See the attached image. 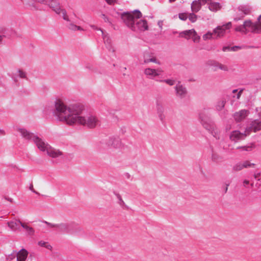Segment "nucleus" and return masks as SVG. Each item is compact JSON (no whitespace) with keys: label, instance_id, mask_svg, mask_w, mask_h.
Returning <instances> with one entry per match:
<instances>
[{"label":"nucleus","instance_id":"nucleus-61","mask_svg":"<svg viewBox=\"0 0 261 261\" xmlns=\"http://www.w3.org/2000/svg\"><path fill=\"white\" fill-rule=\"evenodd\" d=\"M212 158H213V159H214V155H213Z\"/></svg>","mask_w":261,"mask_h":261},{"label":"nucleus","instance_id":"nucleus-39","mask_svg":"<svg viewBox=\"0 0 261 261\" xmlns=\"http://www.w3.org/2000/svg\"><path fill=\"white\" fill-rule=\"evenodd\" d=\"M237 149H242L244 151H250L252 150V147L249 146H239L237 147Z\"/></svg>","mask_w":261,"mask_h":261},{"label":"nucleus","instance_id":"nucleus-40","mask_svg":"<svg viewBox=\"0 0 261 261\" xmlns=\"http://www.w3.org/2000/svg\"><path fill=\"white\" fill-rule=\"evenodd\" d=\"M212 134L214 136V137H215L216 139H217V140L220 139V135L219 131H218V130L212 131Z\"/></svg>","mask_w":261,"mask_h":261},{"label":"nucleus","instance_id":"nucleus-11","mask_svg":"<svg viewBox=\"0 0 261 261\" xmlns=\"http://www.w3.org/2000/svg\"><path fill=\"white\" fill-rule=\"evenodd\" d=\"M133 25L135 27V30H132L133 31H145L148 29L147 22L146 20H138V19H136Z\"/></svg>","mask_w":261,"mask_h":261},{"label":"nucleus","instance_id":"nucleus-29","mask_svg":"<svg viewBox=\"0 0 261 261\" xmlns=\"http://www.w3.org/2000/svg\"><path fill=\"white\" fill-rule=\"evenodd\" d=\"M69 23L67 25V28L72 31H84V29L80 27L75 25L72 22H71L70 21L69 22Z\"/></svg>","mask_w":261,"mask_h":261},{"label":"nucleus","instance_id":"nucleus-34","mask_svg":"<svg viewBox=\"0 0 261 261\" xmlns=\"http://www.w3.org/2000/svg\"><path fill=\"white\" fill-rule=\"evenodd\" d=\"M212 38H215V37L214 36L213 32H208L206 34H204L203 36V39L204 40H206L207 39H212Z\"/></svg>","mask_w":261,"mask_h":261},{"label":"nucleus","instance_id":"nucleus-15","mask_svg":"<svg viewBox=\"0 0 261 261\" xmlns=\"http://www.w3.org/2000/svg\"><path fill=\"white\" fill-rule=\"evenodd\" d=\"M254 166V164L251 163L248 161H244V162H239L234 165L233 167V170L234 171H240L245 168L252 167Z\"/></svg>","mask_w":261,"mask_h":261},{"label":"nucleus","instance_id":"nucleus-28","mask_svg":"<svg viewBox=\"0 0 261 261\" xmlns=\"http://www.w3.org/2000/svg\"><path fill=\"white\" fill-rule=\"evenodd\" d=\"M156 109L159 117L160 119L163 121L165 119V115H164V108L162 105L158 103L156 106Z\"/></svg>","mask_w":261,"mask_h":261},{"label":"nucleus","instance_id":"nucleus-13","mask_svg":"<svg viewBox=\"0 0 261 261\" xmlns=\"http://www.w3.org/2000/svg\"><path fill=\"white\" fill-rule=\"evenodd\" d=\"M238 10L240 12V14L241 16L240 17H236L234 18V20L237 21L239 20L243 19L244 17V15H248L250 13L251 9L249 6L244 5V6H240L238 7Z\"/></svg>","mask_w":261,"mask_h":261},{"label":"nucleus","instance_id":"nucleus-32","mask_svg":"<svg viewBox=\"0 0 261 261\" xmlns=\"http://www.w3.org/2000/svg\"><path fill=\"white\" fill-rule=\"evenodd\" d=\"M19 78L21 79H27V73L25 71L21 70V69H18L17 70V74H16Z\"/></svg>","mask_w":261,"mask_h":261},{"label":"nucleus","instance_id":"nucleus-43","mask_svg":"<svg viewBox=\"0 0 261 261\" xmlns=\"http://www.w3.org/2000/svg\"><path fill=\"white\" fill-rule=\"evenodd\" d=\"M198 1L200 3V5L202 6V5H204L206 4H207L208 5L211 0H198Z\"/></svg>","mask_w":261,"mask_h":261},{"label":"nucleus","instance_id":"nucleus-21","mask_svg":"<svg viewBox=\"0 0 261 261\" xmlns=\"http://www.w3.org/2000/svg\"><path fill=\"white\" fill-rule=\"evenodd\" d=\"M175 88L177 96L180 98H183L186 96L187 94L186 88L181 85L180 82L178 83Z\"/></svg>","mask_w":261,"mask_h":261},{"label":"nucleus","instance_id":"nucleus-17","mask_svg":"<svg viewBox=\"0 0 261 261\" xmlns=\"http://www.w3.org/2000/svg\"><path fill=\"white\" fill-rule=\"evenodd\" d=\"M199 119L201 120V122L203 126L207 128V122L209 120L208 113L207 110L204 109L200 111L199 113Z\"/></svg>","mask_w":261,"mask_h":261},{"label":"nucleus","instance_id":"nucleus-26","mask_svg":"<svg viewBox=\"0 0 261 261\" xmlns=\"http://www.w3.org/2000/svg\"><path fill=\"white\" fill-rule=\"evenodd\" d=\"M220 4L217 2H213L211 0L208 4V9L213 12H216L221 9Z\"/></svg>","mask_w":261,"mask_h":261},{"label":"nucleus","instance_id":"nucleus-27","mask_svg":"<svg viewBox=\"0 0 261 261\" xmlns=\"http://www.w3.org/2000/svg\"><path fill=\"white\" fill-rule=\"evenodd\" d=\"M201 7V5L198 0L193 1L191 4V8L192 11L196 13L198 12L200 10Z\"/></svg>","mask_w":261,"mask_h":261},{"label":"nucleus","instance_id":"nucleus-56","mask_svg":"<svg viewBox=\"0 0 261 261\" xmlns=\"http://www.w3.org/2000/svg\"><path fill=\"white\" fill-rule=\"evenodd\" d=\"M158 24H159V25L160 26V27L161 28H162V22L159 21V22H158Z\"/></svg>","mask_w":261,"mask_h":261},{"label":"nucleus","instance_id":"nucleus-35","mask_svg":"<svg viewBox=\"0 0 261 261\" xmlns=\"http://www.w3.org/2000/svg\"><path fill=\"white\" fill-rule=\"evenodd\" d=\"M114 194L119 200V204L120 205H124L125 204V203H124V201L123 200V199H122L121 195L119 193H117L116 192H114Z\"/></svg>","mask_w":261,"mask_h":261},{"label":"nucleus","instance_id":"nucleus-2","mask_svg":"<svg viewBox=\"0 0 261 261\" xmlns=\"http://www.w3.org/2000/svg\"><path fill=\"white\" fill-rule=\"evenodd\" d=\"M235 31L244 34L248 32L254 34L261 33V15L257 18V21L252 22L250 20H245L242 25L236 27Z\"/></svg>","mask_w":261,"mask_h":261},{"label":"nucleus","instance_id":"nucleus-48","mask_svg":"<svg viewBox=\"0 0 261 261\" xmlns=\"http://www.w3.org/2000/svg\"><path fill=\"white\" fill-rule=\"evenodd\" d=\"M230 48L231 47H230L229 46H224L222 48V50L223 51H231Z\"/></svg>","mask_w":261,"mask_h":261},{"label":"nucleus","instance_id":"nucleus-50","mask_svg":"<svg viewBox=\"0 0 261 261\" xmlns=\"http://www.w3.org/2000/svg\"><path fill=\"white\" fill-rule=\"evenodd\" d=\"M107 3L109 4H113L115 3V0H106Z\"/></svg>","mask_w":261,"mask_h":261},{"label":"nucleus","instance_id":"nucleus-3","mask_svg":"<svg viewBox=\"0 0 261 261\" xmlns=\"http://www.w3.org/2000/svg\"><path fill=\"white\" fill-rule=\"evenodd\" d=\"M17 131L20 134L23 138L25 140H32L38 148L41 151L45 152L49 145L45 143L41 138L34 134L31 133L25 128H18Z\"/></svg>","mask_w":261,"mask_h":261},{"label":"nucleus","instance_id":"nucleus-5","mask_svg":"<svg viewBox=\"0 0 261 261\" xmlns=\"http://www.w3.org/2000/svg\"><path fill=\"white\" fill-rule=\"evenodd\" d=\"M142 17V14L139 10H136L133 13L129 12H124L121 14V19L131 30H135V27L133 25L135 23L136 19Z\"/></svg>","mask_w":261,"mask_h":261},{"label":"nucleus","instance_id":"nucleus-12","mask_svg":"<svg viewBox=\"0 0 261 261\" xmlns=\"http://www.w3.org/2000/svg\"><path fill=\"white\" fill-rule=\"evenodd\" d=\"M248 135H249V134H248V133H246V130L244 133H242L239 130H234L231 133L229 137L231 140L234 142H238L240 140L244 139Z\"/></svg>","mask_w":261,"mask_h":261},{"label":"nucleus","instance_id":"nucleus-45","mask_svg":"<svg viewBox=\"0 0 261 261\" xmlns=\"http://www.w3.org/2000/svg\"><path fill=\"white\" fill-rule=\"evenodd\" d=\"M243 47L242 46H232V47H231V48H230V50L231 51H237L238 49H241Z\"/></svg>","mask_w":261,"mask_h":261},{"label":"nucleus","instance_id":"nucleus-16","mask_svg":"<svg viewBox=\"0 0 261 261\" xmlns=\"http://www.w3.org/2000/svg\"><path fill=\"white\" fill-rule=\"evenodd\" d=\"M109 146H111L115 148H119L121 146V141L119 137H110L107 142Z\"/></svg>","mask_w":261,"mask_h":261},{"label":"nucleus","instance_id":"nucleus-31","mask_svg":"<svg viewBox=\"0 0 261 261\" xmlns=\"http://www.w3.org/2000/svg\"><path fill=\"white\" fill-rule=\"evenodd\" d=\"M57 14H59V15L61 14L62 18H63L64 20H65L68 22L70 21V20H69V17L67 14L66 11L65 9L61 8V11H60V12L59 13H57Z\"/></svg>","mask_w":261,"mask_h":261},{"label":"nucleus","instance_id":"nucleus-53","mask_svg":"<svg viewBox=\"0 0 261 261\" xmlns=\"http://www.w3.org/2000/svg\"><path fill=\"white\" fill-rule=\"evenodd\" d=\"M30 189L34 193H37L33 189V186L32 185H31L30 186Z\"/></svg>","mask_w":261,"mask_h":261},{"label":"nucleus","instance_id":"nucleus-51","mask_svg":"<svg viewBox=\"0 0 261 261\" xmlns=\"http://www.w3.org/2000/svg\"><path fill=\"white\" fill-rule=\"evenodd\" d=\"M90 27L92 28L94 30H99L100 31V29H98L95 25H90Z\"/></svg>","mask_w":261,"mask_h":261},{"label":"nucleus","instance_id":"nucleus-58","mask_svg":"<svg viewBox=\"0 0 261 261\" xmlns=\"http://www.w3.org/2000/svg\"><path fill=\"white\" fill-rule=\"evenodd\" d=\"M238 92V90H237V89H234V90H233L232 91V92H233V93H236V92Z\"/></svg>","mask_w":261,"mask_h":261},{"label":"nucleus","instance_id":"nucleus-6","mask_svg":"<svg viewBox=\"0 0 261 261\" xmlns=\"http://www.w3.org/2000/svg\"><path fill=\"white\" fill-rule=\"evenodd\" d=\"M255 110L257 113L259 118L251 120L248 122L246 128V132L249 135L252 132H256L261 129V107L260 108H256Z\"/></svg>","mask_w":261,"mask_h":261},{"label":"nucleus","instance_id":"nucleus-9","mask_svg":"<svg viewBox=\"0 0 261 261\" xmlns=\"http://www.w3.org/2000/svg\"><path fill=\"white\" fill-rule=\"evenodd\" d=\"M179 36L181 37H185L187 39L192 38L194 42H199L200 39V36L197 35L194 29L182 31L180 33Z\"/></svg>","mask_w":261,"mask_h":261},{"label":"nucleus","instance_id":"nucleus-57","mask_svg":"<svg viewBox=\"0 0 261 261\" xmlns=\"http://www.w3.org/2000/svg\"><path fill=\"white\" fill-rule=\"evenodd\" d=\"M228 186V185H227L226 188H225V193H226V192L227 191Z\"/></svg>","mask_w":261,"mask_h":261},{"label":"nucleus","instance_id":"nucleus-19","mask_svg":"<svg viewBox=\"0 0 261 261\" xmlns=\"http://www.w3.org/2000/svg\"><path fill=\"white\" fill-rule=\"evenodd\" d=\"M56 13H59L61 11L60 3L58 0H49L46 3Z\"/></svg>","mask_w":261,"mask_h":261},{"label":"nucleus","instance_id":"nucleus-41","mask_svg":"<svg viewBox=\"0 0 261 261\" xmlns=\"http://www.w3.org/2000/svg\"><path fill=\"white\" fill-rule=\"evenodd\" d=\"M178 17L182 20H186L188 18V16L186 13H182L179 14Z\"/></svg>","mask_w":261,"mask_h":261},{"label":"nucleus","instance_id":"nucleus-18","mask_svg":"<svg viewBox=\"0 0 261 261\" xmlns=\"http://www.w3.org/2000/svg\"><path fill=\"white\" fill-rule=\"evenodd\" d=\"M208 65L214 67L213 70L214 71L217 70L218 69H220L223 71H228V67L225 65L219 63L214 61H210L207 62Z\"/></svg>","mask_w":261,"mask_h":261},{"label":"nucleus","instance_id":"nucleus-38","mask_svg":"<svg viewBox=\"0 0 261 261\" xmlns=\"http://www.w3.org/2000/svg\"><path fill=\"white\" fill-rule=\"evenodd\" d=\"M197 16L194 13H190L189 15V19L192 22H194L197 20Z\"/></svg>","mask_w":261,"mask_h":261},{"label":"nucleus","instance_id":"nucleus-14","mask_svg":"<svg viewBox=\"0 0 261 261\" xmlns=\"http://www.w3.org/2000/svg\"><path fill=\"white\" fill-rule=\"evenodd\" d=\"M249 114V112L246 110H241L236 112L233 115L234 120L237 122H241L244 120Z\"/></svg>","mask_w":261,"mask_h":261},{"label":"nucleus","instance_id":"nucleus-37","mask_svg":"<svg viewBox=\"0 0 261 261\" xmlns=\"http://www.w3.org/2000/svg\"><path fill=\"white\" fill-rule=\"evenodd\" d=\"M160 82H164L166 84H168L170 86H172L174 84V81L171 79H167V80H160Z\"/></svg>","mask_w":261,"mask_h":261},{"label":"nucleus","instance_id":"nucleus-52","mask_svg":"<svg viewBox=\"0 0 261 261\" xmlns=\"http://www.w3.org/2000/svg\"><path fill=\"white\" fill-rule=\"evenodd\" d=\"M5 135V132L3 129H0V136H3Z\"/></svg>","mask_w":261,"mask_h":261},{"label":"nucleus","instance_id":"nucleus-4","mask_svg":"<svg viewBox=\"0 0 261 261\" xmlns=\"http://www.w3.org/2000/svg\"><path fill=\"white\" fill-rule=\"evenodd\" d=\"M75 124H81L92 128L99 124V120L94 115L89 114L86 116H82L80 114L76 115Z\"/></svg>","mask_w":261,"mask_h":261},{"label":"nucleus","instance_id":"nucleus-23","mask_svg":"<svg viewBox=\"0 0 261 261\" xmlns=\"http://www.w3.org/2000/svg\"><path fill=\"white\" fill-rule=\"evenodd\" d=\"M100 31L101 32L102 35L103 36V39L106 47L109 49V51L114 53L115 51V50L112 46L111 41V39H110V37L108 36L107 35H105L101 29H100Z\"/></svg>","mask_w":261,"mask_h":261},{"label":"nucleus","instance_id":"nucleus-22","mask_svg":"<svg viewBox=\"0 0 261 261\" xmlns=\"http://www.w3.org/2000/svg\"><path fill=\"white\" fill-rule=\"evenodd\" d=\"M143 58L144 63L153 62L159 65L160 64V62L156 60V58L151 53H149L148 52L145 53L144 54Z\"/></svg>","mask_w":261,"mask_h":261},{"label":"nucleus","instance_id":"nucleus-36","mask_svg":"<svg viewBox=\"0 0 261 261\" xmlns=\"http://www.w3.org/2000/svg\"><path fill=\"white\" fill-rule=\"evenodd\" d=\"M38 245L41 247H44L48 249H50L51 248V246L50 245L47 244L46 242L44 241H39L38 242Z\"/></svg>","mask_w":261,"mask_h":261},{"label":"nucleus","instance_id":"nucleus-1","mask_svg":"<svg viewBox=\"0 0 261 261\" xmlns=\"http://www.w3.org/2000/svg\"><path fill=\"white\" fill-rule=\"evenodd\" d=\"M54 106L53 114L56 119L70 125L75 124L76 115L81 114L83 111L81 106L73 104L67 107L60 99L55 101Z\"/></svg>","mask_w":261,"mask_h":261},{"label":"nucleus","instance_id":"nucleus-54","mask_svg":"<svg viewBox=\"0 0 261 261\" xmlns=\"http://www.w3.org/2000/svg\"><path fill=\"white\" fill-rule=\"evenodd\" d=\"M243 183H244V185H247L249 184V181L248 180H245L244 181Z\"/></svg>","mask_w":261,"mask_h":261},{"label":"nucleus","instance_id":"nucleus-42","mask_svg":"<svg viewBox=\"0 0 261 261\" xmlns=\"http://www.w3.org/2000/svg\"><path fill=\"white\" fill-rule=\"evenodd\" d=\"M42 222L43 223H45L46 224H47V225H48V226L49 227H51V228L56 227L57 228V226H58V224H52V223H49L46 221H43Z\"/></svg>","mask_w":261,"mask_h":261},{"label":"nucleus","instance_id":"nucleus-46","mask_svg":"<svg viewBox=\"0 0 261 261\" xmlns=\"http://www.w3.org/2000/svg\"><path fill=\"white\" fill-rule=\"evenodd\" d=\"M101 17L104 20L105 22H109L110 23H111V22L109 20V19L108 17L105 14H101Z\"/></svg>","mask_w":261,"mask_h":261},{"label":"nucleus","instance_id":"nucleus-30","mask_svg":"<svg viewBox=\"0 0 261 261\" xmlns=\"http://www.w3.org/2000/svg\"><path fill=\"white\" fill-rule=\"evenodd\" d=\"M21 227L25 229L29 235H33L34 234L35 231L34 229L31 227L25 224V223L21 224Z\"/></svg>","mask_w":261,"mask_h":261},{"label":"nucleus","instance_id":"nucleus-7","mask_svg":"<svg viewBox=\"0 0 261 261\" xmlns=\"http://www.w3.org/2000/svg\"><path fill=\"white\" fill-rule=\"evenodd\" d=\"M58 230L61 232L71 234H74L79 228L73 224L61 223L57 226Z\"/></svg>","mask_w":261,"mask_h":261},{"label":"nucleus","instance_id":"nucleus-10","mask_svg":"<svg viewBox=\"0 0 261 261\" xmlns=\"http://www.w3.org/2000/svg\"><path fill=\"white\" fill-rule=\"evenodd\" d=\"M163 72L161 68L153 69L147 68L144 69V73L148 78L153 79L156 76L160 75Z\"/></svg>","mask_w":261,"mask_h":261},{"label":"nucleus","instance_id":"nucleus-55","mask_svg":"<svg viewBox=\"0 0 261 261\" xmlns=\"http://www.w3.org/2000/svg\"><path fill=\"white\" fill-rule=\"evenodd\" d=\"M4 37L5 36H3V35H0V44L1 43V42H2V40H3V39Z\"/></svg>","mask_w":261,"mask_h":261},{"label":"nucleus","instance_id":"nucleus-47","mask_svg":"<svg viewBox=\"0 0 261 261\" xmlns=\"http://www.w3.org/2000/svg\"><path fill=\"white\" fill-rule=\"evenodd\" d=\"M34 1L38 3L46 5V3H47L48 2H49V0H34Z\"/></svg>","mask_w":261,"mask_h":261},{"label":"nucleus","instance_id":"nucleus-8","mask_svg":"<svg viewBox=\"0 0 261 261\" xmlns=\"http://www.w3.org/2000/svg\"><path fill=\"white\" fill-rule=\"evenodd\" d=\"M231 27V23L230 22L221 26H218L213 30L214 36L215 37V38L224 36L226 30H229Z\"/></svg>","mask_w":261,"mask_h":261},{"label":"nucleus","instance_id":"nucleus-24","mask_svg":"<svg viewBox=\"0 0 261 261\" xmlns=\"http://www.w3.org/2000/svg\"><path fill=\"white\" fill-rule=\"evenodd\" d=\"M27 256V251L22 249L17 253V261H25Z\"/></svg>","mask_w":261,"mask_h":261},{"label":"nucleus","instance_id":"nucleus-59","mask_svg":"<svg viewBox=\"0 0 261 261\" xmlns=\"http://www.w3.org/2000/svg\"><path fill=\"white\" fill-rule=\"evenodd\" d=\"M175 1L176 0H169V2L171 3V2H173Z\"/></svg>","mask_w":261,"mask_h":261},{"label":"nucleus","instance_id":"nucleus-25","mask_svg":"<svg viewBox=\"0 0 261 261\" xmlns=\"http://www.w3.org/2000/svg\"><path fill=\"white\" fill-rule=\"evenodd\" d=\"M23 224L20 220H15L10 221L8 223V226L12 230H16L18 229L19 226Z\"/></svg>","mask_w":261,"mask_h":261},{"label":"nucleus","instance_id":"nucleus-44","mask_svg":"<svg viewBox=\"0 0 261 261\" xmlns=\"http://www.w3.org/2000/svg\"><path fill=\"white\" fill-rule=\"evenodd\" d=\"M17 253L16 251H14L12 253L10 254L8 256V259H12L15 257V256H17Z\"/></svg>","mask_w":261,"mask_h":261},{"label":"nucleus","instance_id":"nucleus-60","mask_svg":"<svg viewBox=\"0 0 261 261\" xmlns=\"http://www.w3.org/2000/svg\"><path fill=\"white\" fill-rule=\"evenodd\" d=\"M248 47L249 48H253V46H249Z\"/></svg>","mask_w":261,"mask_h":261},{"label":"nucleus","instance_id":"nucleus-20","mask_svg":"<svg viewBox=\"0 0 261 261\" xmlns=\"http://www.w3.org/2000/svg\"><path fill=\"white\" fill-rule=\"evenodd\" d=\"M47 154L53 158H56L62 155V152L59 150L55 149L50 145L45 151Z\"/></svg>","mask_w":261,"mask_h":261},{"label":"nucleus","instance_id":"nucleus-49","mask_svg":"<svg viewBox=\"0 0 261 261\" xmlns=\"http://www.w3.org/2000/svg\"><path fill=\"white\" fill-rule=\"evenodd\" d=\"M242 90H240L239 92H238L237 93V99H239L241 95V94H242Z\"/></svg>","mask_w":261,"mask_h":261},{"label":"nucleus","instance_id":"nucleus-33","mask_svg":"<svg viewBox=\"0 0 261 261\" xmlns=\"http://www.w3.org/2000/svg\"><path fill=\"white\" fill-rule=\"evenodd\" d=\"M225 105V101L224 100H221L217 102L216 108L218 111H221L224 108Z\"/></svg>","mask_w":261,"mask_h":261}]
</instances>
